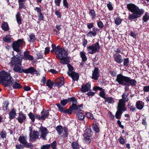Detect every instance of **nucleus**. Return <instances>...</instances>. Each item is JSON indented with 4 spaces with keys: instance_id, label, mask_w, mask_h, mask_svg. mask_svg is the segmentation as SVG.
I'll return each instance as SVG.
<instances>
[{
    "instance_id": "obj_52",
    "label": "nucleus",
    "mask_w": 149,
    "mask_h": 149,
    "mask_svg": "<svg viewBox=\"0 0 149 149\" xmlns=\"http://www.w3.org/2000/svg\"><path fill=\"white\" fill-rule=\"evenodd\" d=\"M84 140L86 141L87 143H89L91 142V140L89 138L90 137L88 136H84Z\"/></svg>"
},
{
    "instance_id": "obj_33",
    "label": "nucleus",
    "mask_w": 149,
    "mask_h": 149,
    "mask_svg": "<svg viewBox=\"0 0 149 149\" xmlns=\"http://www.w3.org/2000/svg\"><path fill=\"white\" fill-rule=\"evenodd\" d=\"M11 40L10 36L9 35H7L6 37L3 39L4 42L8 43L11 42Z\"/></svg>"
},
{
    "instance_id": "obj_9",
    "label": "nucleus",
    "mask_w": 149,
    "mask_h": 149,
    "mask_svg": "<svg viewBox=\"0 0 149 149\" xmlns=\"http://www.w3.org/2000/svg\"><path fill=\"white\" fill-rule=\"evenodd\" d=\"M8 73L4 70L0 72V83L1 82L6 86L5 84L7 82Z\"/></svg>"
},
{
    "instance_id": "obj_43",
    "label": "nucleus",
    "mask_w": 149,
    "mask_h": 149,
    "mask_svg": "<svg viewBox=\"0 0 149 149\" xmlns=\"http://www.w3.org/2000/svg\"><path fill=\"white\" fill-rule=\"evenodd\" d=\"M1 137L3 139H6V132L4 131H2L0 133Z\"/></svg>"
},
{
    "instance_id": "obj_10",
    "label": "nucleus",
    "mask_w": 149,
    "mask_h": 149,
    "mask_svg": "<svg viewBox=\"0 0 149 149\" xmlns=\"http://www.w3.org/2000/svg\"><path fill=\"white\" fill-rule=\"evenodd\" d=\"M56 130L58 134H63L64 137L67 136V129L66 127H63L61 126L58 125L56 127Z\"/></svg>"
},
{
    "instance_id": "obj_25",
    "label": "nucleus",
    "mask_w": 149,
    "mask_h": 149,
    "mask_svg": "<svg viewBox=\"0 0 149 149\" xmlns=\"http://www.w3.org/2000/svg\"><path fill=\"white\" fill-rule=\"evenodd\" d=\"M144 106V103L142 101L139 100L137 101L136 103V107L139 109H141Z\"/></svg>"
},
{
    "instance_id": "obj_41",
    "label": "nucleus",
    "mask_w": 149,
    "mask_h": 149,
    "mask_svg": "<svg viewBox=\"0 0 149 149\" xmlns=\"http://www.w3.org/2000/svg\"><path fill=\"white\" fill-rule=\"evenodd\" d=\"M69 101L72 102V105L77 104V101L75 98L74 97L68 98Z\"/></svg>"
},
{
    "instance_id": "obj_37",
    "label": "nucleus",
    "mask_w": 149,
    "mask_h": 149,
    "mask_svg": "<svg viewBox=\"0 0 149 149\" xmlns=\"http://www.w3.org/2000/svg\"><path fill=\"white\" fill-rule=\"evenodd\" d=\"M67 58H68V57H67ZM68 61V63H66V64H68L67 66H68V75H69V73L70 72H73L74 71H73V69H74L73 68L70 64H68V63L69 62Z\"/></svg>"
},
{
    "instance_id": "obj_17",
    "label": "nucleus",
    "mask_w": 149,
    "mask_h": 149,
    "mask_svg": "<svg viewBox=\"0 0 149 149\" xmlns=\"http://www.w3.org/2000/svg\"><path fill=\"white\" fill-rule=\"evenodd\" d=\"M68 75L71 77L74 81L77 80L79 79V75L78 74L74 72H70Z\"/></svg>"
},
{
    "instance_id": "obj_46",
    "label": "nucleus",
    "mask_w": 149,
    "mask_h": 149,
    "mask_svg": "<svg viewBox=\"0 0 149 149\" xmlns=\"http://www.w3.org/2000/svg\"><path fill=\"white\" fill-rule=\"evenodd\" d=\"M115 23L117 25H119L122 22L121 19H120V18L118 17L116 18V19L115 20Z\"/></svg>"
},
{
    "instance_id": "obj_45",
    "label": "nucleus",
    "mask_w": 149,
    "mask_h": 149,
    "mask_svg": "<svg viewBox=\"0 0 149 149\" xmlns=\"http://www.w3.org/2000/svg\"><path fill=\"white\" fill-rule=\"evenodd\" d=\"M88 34L91 36H93L94 37L96 35L97 32L95 31H90L88 33Z\"/></svg>"
},
{
    "instance_id": "obj_6",
    "label": "nucleus",
    "mask_w": 149,
    "mask_h": 149,
    "mask_svg": "<svg viewBox=\"0 0 149 149\" xmlns=\"http://www.w3.org/2000/svg\"><path fill=\"white\" fill-rule=\"evenodd\" d=\"M100 49V47L98 42L87 47V49L88 52L91 54H93L97 52H98Z\"/></svg>"
},
{
    "instance_id": "obj_56",
    "label": "nucleus",
    "mask_w": 149,
    "mask_h": 149,
    "mask_svg": "<svg viewBox=\"0 0 149 149\" xmlns=\"http://www.w3.org/2000/svg\"><path fill=\"white\" fill-rule=\"evenodd\" d=\"M100 95L104 99H105L106 97H105V93L103 91H100Z\"/></svg>"
},
{
    "instance_id": "obj_47",
    "label": "nucleus",
    "mask_w": 149,
    "mask_h": 149,
    "mask_svg": "<svg viewBox=\"0 0 149 149\" xmlns=\"http://www.w3.org/2000/svg\"><path fill=\"white\" fill-rule=\"evenodd\" d=\"M36 40L35 36L33 35H31L29 36V42H33Z\"/></svg>"
},
{
    "instance_id": "obj_19",
    "label": "nucleus",
    "mask_w": 149,
    "mask_h": 149,
    "mask_svg": "<svg viewBox=\"0 0 149 149\" xmlns=\"http://www.w3.org/2000/svg\"><path fill=\"white\" fill-rule=\"evenodd\" d=\"M31 133L29 135L30 141H35L36 139L38 137V133L37 131H34L33 135H31Z\"/></svg>"
},
{
    "instance_id": "obj_53",
    "label": "nucleus",
    "mask_w": 149,
    "mask_h": 149,
    "mask_svg": "<svg viewBox=\"0 0 149 149\" xmlns=\"http://www.w3.org/2000/svg\"><path fill=\"white\" fill-rule=\"evenodd\" d=\"M90 13H91V16L93 18H94L95 17V11L93 10H90Z\"/></svg>"
},
{
    "instance_id": "obj_27",
    "label": "nucleus",
    "mask_w": 149,
    "mask_h": 149,
    "mask_svg": "<svg viewBox=\"0 0 149 149\" xmlns=\"http://www.w3.org/2000/svg\"><path fill=\"white\" fill-rule=\"evenodd\" d=\"M92 132L90 129L87 128L85 131L84 134V136L90 137L91 136Z\"/></svg>"
},
{
    "instance_id": "obj_22",
    "label": "nucleus",
    "mask_w": 149,
    "mask_h": 149,
    "mask_svg": "<svg viewBox=\"0 0 149 149\" xmlns=\"http://www.w3.org/2000/svg\"><path fill=\"white\" fill-rule=\"evenodd\" d=\"M36 71V69L33 67H31L25 70L24 69L23 72L26 73H31L34 74V73Z\"/></svg>"
},
{
    "instance_id": "obj_3",
    "label": "nucleus",
    "mask_w": 149,
    "mask_h": 149,
    "mask_svg": "<svg viewBox=\"0 0 149 149\" xmlns=\"http://www.w3.org/2000/svg\"><path fill=\"white\" fill-rule=\"evenodd\" d=\"M5 85L6 86H10L13 85V87L14 89H19L22 88L20 84L16 81H15L10 76V74L9 73H8L7 82Z\"/></svg>"
},
{
    "instance_id": "obj_63",
    "label": "nucleus",
    "mask_w": 149,
    "mask_h": 149,
    "mask_svg": "<svg viewBox=\"0 0 149 149\" xmlns=\"http://www.w3.org/2000/svg\"><path fill=\"white\" fill-rule=\"evenodd\" d=\"M4 104V105L3 106V108L5 109H6L8 108V106L9 104V103L7 102H5Z\"/></svg>"
},
{
    "instance_id": "obj_58",
    "label": "nucleus",
    "mask_w": 149,
    "mask_h": 149,
    "mask_svg": "<svg viewBox=\"0 0 149 149\" xmlns=\"http://www.w3.org/2000/svg\"><path fill=\"white\" fill-rule=\"evenodd\" d=\"M25 147L23 145H21V144L19 145H17L16 146V148L17 149H21V148L23 149Z\"/></svg>"
},
{
    "instance_id": "obj_64",
    "label": "nucleus",
    "mask_w": 149,
    "mask_h": 149,
    "mask_svg": "<svg viewBox=\"0 0 149 149\" xmlns=\"http://www.w3.org/2000/svg\"><path fill=\"white\" fill-rule=\"evenodd\" d=\"M50 51L49 48V47H47L45 48V52H44L45 55H46L48 54Z\"/></svg>"
},
{
    "instance_id": "obj_54",
    "label": "nucleus",
    "mask_w": 149,
    "mask_h": 149,
    "mask_svg": "<svg viewBox=\"0 0 149 149\" xmlns=\"http://www.w3.org/2000/svg\"><path fill=\"white\" fill-rule=\"evenodd\" d=\"M98 26L100 28H102L104 27V24L101 21H99L97 23Z\"/></svg>"
},
{
    "instance_id": "obj_55",
    "label": "nucleus",
    "mask_w": 149,
    "mask_h": 149,
    "mask_svg": "<svg viewBox=\"0 0 149 149\" xmlns=\"http://www.w3.org/2000/svg\"><path fill=\"white\" fill-rule=\"evenodd\" d=\"M143 90L144 92H149V85L143 86Z\"/></svg>"
},
{
    "instance_id": "obj_13",
    "label": "nucleus",
    "mask_w": 149,
    "mask_h": 149,
    "mask_svg": "<svg viewBox=\"0 0 149 149\" xmlns=\"http://www.w3.org/2000/svg\"><path fill=\"white\" fill-rule=\"evenodd\" d=\"M56 146V142L55 141H54L50 144H46L42 146L40 149H49L50 147H51L52 149H54Z\"/></svg>"
},
{
    "instance_id": "obj_7",
    "label": "nucleus",
    "mask_w": 149,
    "mask_h": 149,
    "mask_svg": "<svg viewBox=\"0 0 149 149\" xmlns=\"http://www.w3.org/2000/svg\"><path fill=\"white\" fill-rule=\"evenodd\" d=\"M18 141L25 147L33 149V145L31 143H27L26 137L23 136H20L18 138Z\"/></svg>"
},
{
    "instance_id": "obj_30",
    "label": "nucleus",
    "mask_w": 149,
    "mask_h": 149,
    "mask_svg": "<svg viewBox=\"0 0 149 149\" xmlns=\"http://www.w3.org/2000/svg\"><path fill=\"white\" fill-rule=\"evenodd\" d=\"M115 61L116 62L119 63H121L122 61V59L121 56L119 55H118L115 58Z\"/></svg>"
},
{
    "instance_id": "obj_1",
    "label": "nucleus",
    "mask_w": 149,
    "mask_h": 149,
    "mask_svg": "<svg viewBox=\"0 0 149 149\" xmlns=\"http://www.w3.org/2000/svg\"><path fill=\"white\" fill-rule=\"evenodd\" d=\"M52 49L55 50V53L57 58L60 60V63L64 64L67 63L68 61L67 51L64 49L60 48L58 46L56 47L54 44H52Z\"/></svg>"
},
{
    "instance_id": "obj_49",
    "label": "nucleus",
    "mask_w": 149,
    "mask_h": 149,
    "mask_svg": "<svg viewBox=\"0 0 149 149\" xmlns=\"http://www.w3.org/2000/svg\"><path fill=\"white\" fill-rule=\"evenodd\" d=\"M71 107L73 110H81L80 109H79L78 106L77 104L72 105Z\"/></svg>"
},
{
    "instance_id": "obj_51",
    "label": "nucleus",
    "mask_w": 149,
    "mask_h": 149,
    "mask_svg": "<svg viewBox=\"0 0 149 149\" xmlns=\"http://www.w3.org/2000/svg\"><path fill=\"white\" fill-rule=\"evenodd\" d=\"M56 105L58 107L60 111L61 112H63V111L64 110H63V107L61 105V104H59L58 103L56 104Z\"/></svg>"
},
{
    "instance_id": "obj_50",
    "label": "nucleus",
    "mask_w": 149,
    "mask_h": 149,
    "mask_svg": "<svg viewBox=\"0 0 149 149\" xmlns=\"http://www.w3.org/2000/svg\"><path fill=\"white\" fill-rule=\"evenodd\" d=\"M86 116L91 119H93L94 118L93 114L90 112L87 113L86 114Z\"/></svg>"
},
{
    "instance_id": "obj_62",
    "label": "nucleus",
    "mask_w": 149,
    "mask_h": 149,
    "mask_svg": "<svg viewBox=\"0 0 149 149\" xmlns=\"http://www.w3.org/2000/svg\"><path fill=\"white\" fill-rule=\"evenodd\" d=\"M129 62V61L128 58L125 59L124 61V65L125 66H127Z\"/></svg>"
},
{
    "instance_id": "obj_11",
    "label": "nucleus",
    "mask_w": 149,
    "mask_h": 149,
    "mask_svg": "<svg viewBox=\"0 0 149 149\" xmlns=\"http://www.w3.org/2000/svg\"><path fill=\"white\" fill-rule=\"evenodd\" d=\"M39 132L41 133V137L43 139H46L47 134L48 133V131L46 128L42 126L39 128Z\"/></svg>"
},
{
    "instance_id": "obj_31",
    "label": "nucleus",
    "mask_w": 149,
    "mask_h": 149,
    "mask_svg": "<svg viewBox=\"0 0 149 149\" xmlns=\"http://www.w3.org/2000/svg\"><path fill=\"white\" fill-rule=\"evenodd\" d=\"M77 116L78 119L79 120H82L85 118V115L81 112L78 113Z\"/></svg>"
},
{
    "instance_id": "obj_2",
    "label": "nucleus",
    "mask_w": 149,
    "mask_h": 149,
    "mask_svg": "<svg viewBox=\"0 0 149 149\" xmlns=\"http://www.w3.org/2000/svg\"><path fill=\"white\" fill-rule=\"evenodd\" d=\"M127 8L132 14L129 15V18L130 19H134L140 17L144 13L142 9H139L138 7L132 3H129L127 5Z\"/></svg>"
},
{
    "instance_id": "obj_29",
    "label": "nucleus",
    "mask_w": 149,
    "mask_h": 149,
    "mask_svg": "<svg viewBox=\"0 0 149 149\" xmlns=\"http://www.w3.org/2000/svg\"><path fill=\"white\" fill-rule=\"evenodd\" d=\"M16 115L15 111L12 109L9 113V118L10 119H12L15 117Z\"/></svg>"
},
{
    "instance_id": "obj_32",
    "label": "nucleus",
    "mask_w": 149,
    "mask_h": 149,
    "mask_svg": "<svg viewBox=\"0 0 149 149\" xmlns=\"http://www.w3.org/2000/svg\"><path fill=\"white\" fill-rule=\"evenodd\" d=\"M2 29L5 31H7L8 29V25L7 23L3 22L1 25Z\"/></svg>"
},
{
    "instance_id": "obj_20",
    "label": "nucleus",
    "mask_w": 149,
    "mask_h": 149,
    "mask_svg": "<svg viewBox=\"0 0 149 149\" xmlns=\"http://www.w3.org/2000/svg\"><path fill=\"white\" fill-rule=\"evenodd\" d=\"M91 85L89 83H87L85 85L82 86L81 90L83 92H85L91 90Z\"/></svg>"
},
{
    "instance_id": "obj_28",
    "label": "nucleus",
    "mask_w": 149,
    "mask_h": 149,
    "mask_svg": "<svg viewBox=\"0 0 149 149\" xmlns=\"http://www.w3.org/2000/svg\"><path fill=\"white\" fill-rule=\"evenodd\" d=\"M41 114L43 120H45V118L47 117L49 115L48 110L42 111L41 112Z\"/></svg>"
},
{
    "instance_id": "obj_5",
    "label": "nucleus",
    "mask_w": 149,
    "mask_h": 149,
    "mask_svg": "<svg viewBox=\"0 0 149 149\" xmlns=\"http://www.w3.org/2000/svg\"><path fill=\"white\" fill-rule=\"evenodd\" d=\"M117 111L116 113L115 117L117 119H120L123 111H125L126 110V108L124 107V104L123 103L118 104L117 106Z\"/></svg>"
},
{
    "instance_id": "obj_16",
    "label": "nucleus",
    "mask_w": 149,
    "mask_h": 149,
    "mask_svg": "<svg viewBox=\"0 0 149 149\" xmlns=\"http://www.w3.org/2000/svg\"><path fill=\"white\" fill-rule=\"evenodd\" d=\"M64 80L63 78H59L57 79L56 81L54 83V85L58 88L61 87L64 84Z\"/></svg>"
},
{
    "instance_id": "obj_21",
    "label": "nucleus",
    "mask_w": 149,
    "mask_h": 149,
    "mask_svg": "<svg viewBox=\"0 0 149 149\" xmlns=\"http://www.w3.org/2000/svg\"><path fill=\"white\" fill-rule=\"evenodd\" d=\"M26 115L22 113H20L19 116L17 118L18 121L20 123H22L26 119Z\"/></svg>"
},
{
    "instance_id": "obj_38",
    "label": "nucleus",
    "mask_w": 149,
    "mask_h": 149,
    "mask_svg": "<svg viewBox=\"0 0 149 149\" xmlns=\"http://www.w3.org/2000/svg\"><path fill=\"white\" fill-rule=\"evenodd\" d=\"M80 55L83 61H86L87 58L85 53L84 52H80Z\"/></svg>"
},
{
    "instance_id": "obj_59",
    "label": "nucleus",
    "mask_w": 149,
    "mask_h": 149,
    "mask_svg": "<svg viewBox=\"0 0 149 149\" xmlns=\"http://www.w3.org/2000/svg\"><path fill=\"white\" fill-rule=\"evenodd\" d=\"M119 143L121 144H123L125 143V142L124 139L122 136H121L119 139Z\"/></svg>"
},
{
    "instance_id": "obj_8",
    "label": "nucleus",
    "mask_w": 149,
    "mask_h": 149,
    "mask_svg": "<svg viewBox=\"0 0 149 149\" xmlns=\"http://www.w3.org/2000/svg\"><path fill=\"white\" fill-rule=\"evenodd\" d=\"M128 77L124 76L121 74H119L116 76V81L120 84L126 86L127 84L125 83L124 81L126 82V81L128 80Z\"/></svg>"
},
{
    "instance_id": "obj_61",
    "label": "nucleus",
    "mask_w": 149,
    "mask_h": 149,
    "mask_svg": "<svg viewBox=\"0 0 149 149\" xmlns=\"http://www.w3.org/2000/svg\"><path fill=\"white\" fill-rule=\"evenodd\" d=\"M107 6L108 8L110 10H111L113 9V8L112 5L110 2H109V3L107 4Z\"/></svg>"
},
{
    "instance_id": "obj_18",
    "label": "nucleus",
    "mask_w": 149,
    "mask_h": 149,
    "mask_svg": "<svg viewBox=\"0 0 149 149\" xmlns=\"http://www.w3.org/2000/svg\"><path fill=\"white\" fill-rule=\"evenodd\" d=\"M23 58L26 60H32L33 59V56L29 55V52L28 51H26L24 52Z\"/></svg>"
},
{
    "instance_id": "obj_35",
    "label": "nucleus",
    "mask_w": 149,
    "mask_h": 149,
    "mask_svg": "<svg viewBox=\"0 0 149 149\" xmlns=\"http://www.w3.org/2000/svg\"><path fill=\"white\" fill-rule=\"evenodd\" d=\"M71 146L73 149H77L79 148V144L75 142L72 143Z\"/></svg>"
},
{
    "instance_id": "obj_57",
    "label": "nucleus",
    "mask_w": 149,
    "mask_h": 149,
    "mask_svg": "<svg viewBox=\"0 0 149 149\" xmlns=\"http://www.w3.org/2000/svg\"><path fill=\"white\" fill-rule=\"evenodd\" d=\"M63 6L66 7V8H68V3L66 0H63Z\"/></svg>"
},
{
    "instance_id": "obj_60",
    "label": "nucleus",
    "mask_w": 149,
    "mask_h": 149,
    "mask_svg": "<svg viewBox=\"0 0 149 149\" xmlns=\"http://www.w3.org/2000/svg\"><path fill=\"white\" fill-rule=\"evenodd\" d=\"M61 1V0H55V3L56 5L58 6H59Z\"/></svg>"
},
{
    "instance_id": "obj_24",
    "label": "nucleus",
    "mask_w": 149,
    "mask_h": 149,
    "mask_svg": "<svg viewBox=\"0 0 149 149\" xmlns=\"http://www.w3.org/2000/svg\"><path fill=\"white\" fill-rule=\"evenodd\" d=\"M17 22L18 24L20 25L22 24V17L19 12H18L15 15Z\"/></svg>"
},
{
    "instance_id": "obj_48",
    "label": "nucleus",
    "mask_w": 149,
    "mask_h": 149,
    "mask_svg": "<svg viewBox=\"0 0 149 149\" xmlns=\"http://www.w3.org/2000/svg\"><path fill=\"white\" fill-rule=\"evenodd\" d=\"M72 110H73L70 107L68 109L64 110L63 111V113H68V114H70L72 113Z\"/></svg>"
},
{
    "instance_id": "obj_40",
    "label": "nucleus",
    "mask_w": 149,
    "mask_h": 149,
    "mask_svg": "<svg viewBox=\"0 0 149 149\" xmlns=\"http://www.w3.org/2000/svg\"><path fill=\"white\" fill-rule=\"evenodd\" d=\"M52 82L50 79H48L47 81L46 84V85L50 88H52L53 85Z\"/></svg>"
},
{
    "instance_id": "obj_12",
    "label": "nucleus",
    "mask_w": 149,
    "mask_h": 149,
    "mask_svg": "<svg viewBox=\"0 0 149 149\" xmlns=\"http://www.w3.org/2000/svg\"><path fill=\"white\" fill-rule=\"evenodd\" d=\"M22 59L20 57L16 58L15 57L11 58L10 63L12 66L16 65H21Z\"/></svg>"
},
{
    "instance_id": "obj_23",
    "label": "nucleus",
    "mask_w": 149,
    "mask_h": 149,
    "mask_svg": "<svg viewBox=\"0 0 149 149\" xmlns=\"http://www.w3.org/2000/svg\"><path fill=\"white\" fill-rule=\"evenodd\" d=\"M19 65H16L13 68V70L17 72L22 73L23 72L24 69L22 68Z\"/></svg>"
},
{
    "instance_id": "obj_26",
    "label": "nucleus",
    "mask_w": 149,
    "mask_h": 149,
    "mask_svg": "<svg viewBox=\"0 0 149 149\" xmlns=\"http://www.w3.org/2000/svg\"><path fill=\"white\" fill-rule=\"evenodd\" d=\"M127 81H126V83H128L130 85L133 86H134L136 85V81L134 79H131L130 78L128 77Z\"/></svg>"
},
{
    "instance_id": "obj_36",
    "label": "nucleus",
    "mask_w": 149,
    "mask_h": 149,
    "mask_svg": "<svg viewBox=\"0 0 149 149\" xmlns=\"http://www.w3.org/2000/svg\"><path fill=\"white\" fill-rule=\"evenodd\" d=\"M149 19V13H146L143 17V20L144 22H146Z\"/></svg>"
},
{
    "instance_id": "obj_15",
    "label": "nucleus",
    "mask_w": 149,
    "mask_h": 149,
    "mask_svg": "<svg viewBox=\"0 0 149 149\" xmlns=\"http://www.w3.org/2000/svg\"><path fill=\"white\" fill-rule=\"evenodd\" d=\"M128 94L126 95L125 93H124L122 95L123 99L119 100L118 104L123 103L124 104V107L125 106V102L128 101V99L127 98Z\"/></svg>"
},
{
    "instance_id": "obj_34",
    "label": "nucleus",
    "mask_w": 149,
    "mask_h": 149,
    "mask_svg": "<svg viewBox=\"0 0 149 149\" xmlns=\"http://www.w3.org/2000/svg\"><path fill=\"white\" fill-rule=\"evenodd\" d=\"M105 99V102H107L111 104L113 103L114 102V101L112 97H106Z\"/></svg>"
},
{
    "instance_id": "obj_42",
    "label": "nucleus",
    "mask_w": 149,
    "mask_h": 149,
    "mask_svg": "<svg viewBox=\"0 0 149 149\" xmlns=\"http://www.w3.org/2000/svg\"><path fill=\"white\" fill-rule=\"evenodd\" d=\"M28 116L31 121L34 122L35 120V114L34 115L32 113L30 112L28 114Z\"/></svg>"
},
{
    "instance_id": "obj_39",
    "label": "nucleus",
    "mask_w": 149,
    "mask_h": 149,
    "mask_svg": "<svg viewBox=\"0 0 149 149\" xmlns=\"http://www.w3.org/2000/svg\"><path fill=\"white\" fill-rule=\"evenodd\" d=\"M92 128L93 130L96 132H99V129L97 125L96 124L94 123L93 124Z\"/></svg>"
},
{
    "instance_id": "obj_14",
    "label": "nucleus",
    "mask_w": 149,
    "mask_h": 149,
    "mask_svg": "<svg viewBox=\"0 0 149 149\" xmlns=\"http://www.w3.org/2000/svg\"><path fill=\"white\" fill-rule=\"evenodd\" d=\"M99 70L97 68H95L94 70L93 71L92 78L95 80H97L99 76Z\"/></svg>"
},
{
    "instance_id": "obj_44",
    "label": "nucleus",
    "mask_w": 149,
    "mask_h": 149,
    "mask_svg": "<svg viewBox=\"0 0 149 149\" xmlns=\"http://www.w3.org/2000/svg\"><path fill=\"white\" fill-rule=\"evenodd\" d=\"M68 101L69 100L65 99L61 100V102L60 103L62 106H64L68 103Z\"/></svg>"
},
{
    "instance_id": "obj_4",
    "label": "nucleus",
    "mask_w": 149,
    "mask_h": 149,
    "mask_svg": "<svg viewBox=\"0 0 149 149\" xmlns=\"http://www.w3.org/2000/svg\"><path fill=\"white\" fill-rule=\"evenodd\" d=\"M25 42L22 39H19L17 41H15L13 43V48L14 51L17 52H20L21 50L19 48L22 47L23 44Z\"/></svg>"
}]
</instances>
